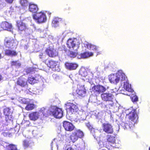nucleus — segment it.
<instances>
[{"label": "nucleus", "instance_id": "obj_1", "mask_svg": "<svg viewBox=\"0 0 150 150\" xmlns=\"http://www.w3.org/2000/svg\"><path fill=\"white\" fill-rule=\"evenodd\" d=\"M109 80L110 83L117 84L119 82L123 84V88L126 91L132 92L133 90L129 84L127 77L122 70L118 71L116 73L111 74L109 76Z\"/></svg>", "mask_w": 150, "mask_h": 150}, {"label": "nucleus", "instance_id": "obj_2", "mask_svg": "<svg viewBox=\"0 0 150 150\" xmlns=\"http://www.w3.org/2000/svg\"><path fill=\"white\" fill-rule=\"evenodd\" d=\"M38 112V118H41L42 116L47 115H52L55 118L60 119L62 117L63 114L62 110L56 106H51L48 109L44 108L40 109Z\"/></svg>", "mask_w": 150, "mask_h": 150}, {"label": "nucleus", "instance_id": "obj_3", "mask_svg": "<svg viewBox=\"0 0 150 150\" xmlns=\"http://www.w3.org/2000/svg\"><path fill=\"white\" fill-rule=\"evenodd\" d=\"M67 44L71 50L76 51L78 49L80 43L79 40L76 38H70L67 41Z\"/></svg>", "mask_w": 150, "mask_h": 150}, {"label": "nucleus", "instance_id": "obj_4", "mask_svg": "<svg viewBox=\"0 0 150 150\" xmlns=\"http://www.w3.org/2000/svg\"><path fill=\"white\" fill-rule=\"evenodd\" d=\"M125 113L127 117L132 122H136L138 117L136 112V110L132 108L126 110Z\"/></svg>", "mask_w": 150, "mask_h": 150}, {"label": "nucleus", "instance_id": "obj_5", "mask_svg": "<svg viewBox=\"0 0 150 150\" xmlns=\"http://www.w3.org/2000/svg\"><path fill=\"white\" fill-rule=\"evenodd\" d=\"M65 105L67 114H75L78 110L77 106L73 103H67Z\"/></svg>", "mask_w": 150, "mask_h": 150}, {"label": "nucleus", "instance_id": "obj_6", "mask_svg": "<svg viewBox=\"0 0 150 150\" xmlns=\"http://www.w3.org/2000/svg\"><path fill=\"white\" fill-rule=\"evenodd\" d=\"M101 98L103 100L105 101H110L111 103L109 105L112 107L114 105L113 101L114 98V95L112 93H110L109 92L106 93H103L101 94Z\"/></svg>", "mask_w": 150, "mask_h": 150}, {"label": "nucleus", "instance_id": "obj_7", "mask_svg": "<svg viewBox=\"0 0 150 150\" xmlns=\"http://www.w3.org/2000/svg\"><path fill=\"white\" fill-rule=\"evenodd\" d=\"M16 83L22 88H27L28 86L27 80L22 76L17 79Z\"/></svg>", "mask_w": 150, "mask_h": 150}, {"label": "nucleus", "instance_id": "obj_8", "mask_svg": "<svg viewBox=\"0 0 150 150\" xmlns=\"http://www.w3.org/2000/svg\"><path fill=\"white\" fill-rule=\"evenodd\" d=\"M108 87L106 89L104 86L100 85H97L93 86L92 88V90L96 96H97L101 93H104L107 89H108Z\"/></svg>", "mask_w": 150, "mask_h": 150}, {"label": "nucleus", "instance_id": "obj_9", "mask_svg": "<svg viewBox=\"0 0 150 150\" xmlns=\"http://www.w3.org/2000/svg\"><path fill=\"white\" fill-rule=\"evenodd\" d=\"M15 43V40L13 38H6L4 40V45L6 48L9 49L13 48Z\"/></svg>", "mask_w": 150, "mask_h": 150}, {"label": "nucleus", "instance_id": "obj_10", "mask_svg": "<svg viewBox=\"0 0 150 150\" xmlns=\"http://www.w3.org/2000/svg\"><path fill=\"white\" fill-rule=\"evenodd\" d=\"M16 25L18 31L20 32L25 31L28 29L25 23L21 20L17 21Z\"/></svg>", "mask_w": 150, "mask_h": 150}, {"label": "nucleus", "instance_id": "obj_11", "mask_svg": "<svg viewBox=\"0 0 150 150\" xmlns=\"http://www.w3.org/2000/svg\"><path fill=\"white\" fill-rule=\"evenodd\" d=\"M46 52L49 57H55L58 54V52L52 47H49L46 49Z\"/></svg>", "mask_w": 150, "mask_h": 150}, {"label": "nucleus", "instance_id": "obj_12", "mask_svg": "<svg viewBox=\"0 0 150 150\" xmlns=\"http://www.w3.org/2000/svg\"><path fill=\"white\" fill-rule=\"evenodd\" d=\"M103 131L107 133L112 134L113 132L112 126L109 123L103 124Z\"/></svg>", "mask_w": 150, "mask_h": 150}, {"label": "nucleus", "instance_id": "obj_13", "mask_svg": "<svg viewBox=\"0 0 150 150\" xmlns=\"http://www.w3.org/2000/svg\"><path fill=\"white\" fill-rule=\"evenodd\" d=\"M0 26L4 30H10L12 28V24L6 21L2 22L1 23Z\"/></svg>", "mask_w": 150, "mask_h": 150}, {"label": "nucleus", "instance_id": "obj_14", "mask_svg": "<svg viewBox=\"0 0 150 150\" xmlns=\"http://www.w3.org/2000/svg\"><path fill=\"white\" fill-rule=\"evenodd\" d=\"M47 20L45 14L42 12L38 13V23H41L45 22Z\"/></svg>", "mask_w": 150, "mask_h": 150}, {"label": "nucleus", "instance_id": "obj_15", "mask_svg": "<svg viewBox=\"0 0 150 150\" xmlns=\"http://www.w3.org/2000/svg\"><path fill=\"white\" fill-rule=\"evenodd\" d=\"M46 62H47V66L50 68H56L59 67V62H58L51 60H46Z\"/></svg>", "mask_w": 150, "mask_h": 150}, {"label": "nucleus", "instance_id": "obj_16", "mask_svg": "<svg viewBox=\"0 0 150 150\" xmlns=\"http://www.w3.org/2000/svg\"><path fill=\"white\" fill-rule=\"evenodd\" d=\"M63 126L65 129L68 131H71L74 128V127L72 124L67 121L64 122Z\"/></svg>", "mask_w": 150, "mask_h": 150}, {"label": "nucleus", "instance_id": "obj_17", "mask_svg": "<svg viewBox=\"0 0 150 150\" xmlns=\"http://www.w3.org/2000/svg\"><path fill=\"white\" fill-rule=\"evenodd\" d=\"M86 126L89 129L91 130V133L92 134L94 138L97 140L98 137V134L99 133V132L98 131L95 132V129L93 128L90 125L89 123L86 124Z\"/></svg>", "mask_w": 150, "mask_h": 150}, {"label": "nucleus", "instance_id": "obj_18", "mask_svg": "<svg viewBox=\"0 0 150 150\" xmlns=\"http://www.w3.org/2000/svg\"><path fill=\"white\" fill-rule=\"evenodd\" d=\"M3 112L4 115L5 116L6 121L7 122L10 120L9 116L11 114V109L8 107H6L4 108L3 110Z\"/></svg>", "mask_w": 150, "mask_h": 150}, {"label": "nucleus", "instance_id": "obj_19", "mask_svg": "<svg viewBox=\"0 0 150 150\" xmlns=\"http://www.w3.org/2000/svg\"><path fill=\"white\" fill-rule=\"evenodd\" d=\"M17 53L15 50L10 49H6L5 50V55L8 56H15L17 55Z\"/></svg>", "mask_w": 150, "mask_h": 150}, {"label": "nucleus", "instance_id": "obj_20", "mask_svg": "<svg viewBox=\"0 0 150 150\" xmlns=\"http://www.w3.org/2000/svg\"><path fill=\"white\" fill-rule=\"evenodd\" d=\"M66 68L70 70H75L78 67V65L76 63H66L65 64Z\"/></svg>", "mask_w": 150, "mask_h": 150}, {"label": "nucleus", "instance_id": "obj_21", "mask_svg": "<svg viewBox=\"0 0 150 150\" xmlns=\"http://www.w3.org/2000/svg\"><path fill=\"white\" fill-rule=\"evenodd\" d=\"M76 92L79 96L82 97L85 96L86 94V91L84 86H81L78 90H77Z\"/></svg>", "mask_w": 150, "mask_h": 150}, {"label": "nucleus", "instance_id": "obj_22", "mask_svg": "<svg viewBox=\"0 0 150 150\" xmlns=\"http://www.w3.org/2000/svg\"><path fill=\"white\" fill-rule=\"evenodd\" d=\"M93 55V53L92 52H86L83 54H81L80 55L78 56V58L79 59L86 58Z\"/></svg>", "mask_w": 150, "mask_h": 150}, {"label": "nucleus", "instance_id": "obj_23", "mask_svg": "<svg viewBox=\"0 0 150 150\" xmlns=\"http://www.w3.org/2000/svg\"><path fill=\"white\" fill-rule=\"evenodd\" d=\"M84 45L86 47L90 50L96 51L97 50V47L95 45H92L87 42H85Z\"/></svg>", "mask_w": 150, "mask_h": 150}, {"label": "nucleus", "instance_id": "obj_24", "mask_svg": "<svg viewBox=\"0 0 150 150\" xmlns=\"http://www.w3.org/2000/svg\"><path fill=\"white\" fill-rule=\"evenodd\" d=\"M62 19L61 18L58 17L54 18L52 22V25L54 27H56L58 26V24L60 22L62 21Z\"/></svg>", "mask_w": 150, "mask_h": 150}, {"label": "nucleus", "instance_id": "obj_25", "mask_svg": "<svg viewBox=\"0 0 150 150\" xmlns=\"http://www.w3.org/2000/svg\"><path fill=\"white\" fill-rule=\"evenodd\" d=\"M58 140L57 139H54L52 142L51 144V148L52 150H58V146L57 141Z\"/></svg>", "mask_w": 150, "mask_h": 150}, {"label": "nucleus", "instance_id": "obj_26", "mask_svg": "<svg viewBox=\"0 0 150 150\" xmlns=\"http://www.w3.org/2000/svg\"><path fill=\"white\" fill-rule=\"evenodd\" d=\"M79 73L81 76L85 77L88 75L87 69L84 67H81L79 71Z\"/></svg>", "mask_w": 150, "mask_h": 150}, {"label": "nucleus", "instance_id": "obj_27", "mask_svg": "<svg viewBox=\"0 0 150 150\" xmlns=\"http://www.w3.org/2000/svg\"><path fill=\"white\" fill-rule=\"evenodd\" d=\"M85 115L84 112L79 111L77 115V118L80 120H84L85 119Z\"/></svg>", "mask_w": 150, "mask_h": 150}, {"label": "nucleus", "instance_id": "obj_28", "mask_svg": "<svg viewBox=\"0 0 150 150\" xmlns=\"http://www.w3.org/2000/svg\"><path fill=\"white\" fill-rule=\"evenodd\" d=\"M38 7L36 5L30 4L29 5V10L33 13H35L37 11Z\"/></svg>", "mask_w": 150, "mask_h": 150}, {"label": "nucleus", "instance_id": "obj_29", "mask_svg": "<svg viewBox=\"0 0 150 150\" xmlns=\"http://www.w3.org/2000/svg\"><path fill=\"white\" fill-rule=\"evenodd\" d=\"M133 90L132 91L130 92L127 91L129 93L126 94L129 96H130V95L131 96V98L132 99V101L133 102H137L138 101V98L137 96L135 95H134L133 94L132 95H131V93H134L133 90Z\"/></svg>", "mask_w": 150, "mask_h": 150}, {"label": "nucleus", "instance_id": "obj_30", "mask_svg": "<svg viewBox=\"0 0 150 150\" xmlns=\"http://www.w3.org/2000/svg\"><path fill=\"white\" fill-rule=\"evenodd\" d=\"M67 34V31H65L64 32L60 34L57 36V40H60L62 41L65 37L66 36Z\"/></svg>", "mask_w": 150, "mask_h": 150}, {"label": "nucleus", "instance_id": "obj_31", "mask_svg": "<svg viewBox=\"0 0 150 150\" xmlns=\"http://www.w3.org/2000/svg\"><path fill=\"white\" fill-rule=\"evenodd\" d=\"M29 117L31 120H36L38 119V114L37 112H34L30 113L29 115Z\"/></svg>", "mask_w": 150, "mask_h": 150}, {"label": "nucleus", "instance_id": "obj_32", "mask_svg": "<svg viewBox=\"0 0 150 150\" xmlns=\"http://www.w3.org/2000/svg\"><path fill=\"white\" fill-rule=\"evenodd\" d=\"M107 140L108 142L112 144H114L115 143V144H116V143L115 142V139L114 137L111 135H108L107 136Z\"/></svg>", "mask_w": 150, "mask_h": 150}, {"label": "nucleus", "instance_id": "obj_33", "mask_svg": "<svg viewBox=\"0 0 150 150\" xmlns=\"http://www.w3.org/2000/svg\"><path fill=\"white\" fill-rule=\"evenodd\" d=\"M70 138L71 140L73 142L77 140L78 138L75 132L72 133L71 135Z\"/></svg>", "mask_w": 150, "mask_h": 150}, {"label": "nucleus", "instance_id": "obj_34", "mask_svg": "<svg viewBox=\"0 0 150 150\" xmlns=\"http://www.w3.org/2000/svg\"><path fill=\"white\" fill-rule=\"evenodd\" d=\"M40 33V37L41 38H44L46 36V31L44 30L39 29H38V32Z\"/></svg>", "mask_w": 150, "mask_h": 150}, {"label": "nucleus", "instance_id": "obj_35", "mask_svg": "<svg viewBox=\"0 0 150 150\" xmlns=\"http://www.w3.org/2000/svg\"><path fill=\"white\" fill-rule=\"evenodd\" d=\"M34 105L32 103L28 104L25 107V109L27 110H30L33 109L34 108Z\"/></svg>", "mask_w": 150, "mask_h": 150}, {"label": "nucleus", "instance_id": "obj_36", "mask_svg": "<svg viewBox=\"0 0 150 150\" xmlns=\"http://www.w3.org/2000/svg\"><path fill=\"white\" fill-rule=\"evenodd\" d=\"M7 147L9 150H18L16 146L13 144H9L7 146Z\"/></svg>", "mask_w": 150, "mask_h": 150}, {"label": "nucleus", "instance_id": "obj_37", "mask_svg": "<svg viewBox=\"0 0 150 150\" xmlns=\"http://www.w3.org/2000/svg\"><path fill=\"white\" fill-rule=\"evenodd\" d=\"M78 138H81L84 136L83 132L80 130H78L75 131Z\"/></svg>", "mask_w": 150, "mask_h": 150}, {"label": "nucleus", "instance_id": "obj_38", "mask_svg": "<svg viewBox=\"0 0 150 150\" xmlns=\"http://www.w3.org/2000/svg\"><path fill=\"white\" fill-rule=\"evenodd\" d=\"M99 147L102 148L104 147H106L107 146V142L105 141H100L98 143Z\"/></svg>", "mask_w": 150, "mask_h": 150}, {"label": "nucleus", "instance_id": "obj_39", "mask_svg": "<svg viewBox=\"0 0 150 150\" xmlns=\"http://www.w3.org/2000/svg\"><path fill=\"white\" fill-rule=\"evenodd\" d=\"M28 82L31 84H33L35 83L36 80L33 77H30L28 78Z\"/></svg>", "mask_w": 150, "mask_h": 150}, {"label": "nucleus", "instance_id": "obj_40", "mask_svg": "<svg viewBox=\"0 0 150 150\" xmlns=\"http://www.w3.org/2000/svg\"><path fill=\"white\" fill-rule=\"evenodd\" d=\"M23 145L25 148L28 147L29 145V141L27 140H24L23 142Z\"/></svg>", "mask_w": 150, "mask_h": 150}, {"label": "nucleus", "instance_id": "obj_41", "mask_svg": "<svg viewBox=\"0 0 150 150\" xmlns=\"http://www.w3.org/2000/svg\"><path fill=\"white\" fill-rule=\"evenodd\" d=\"M11 66H20L21 64L20 63H18L17 61H12L11 62Z\"/></svg>", "mask_w": 150, "mask_h": 150}, {"label": "nucleus", "instance_id": "obj_42", "mask_svg": "<svg viewBox=\"0 0 150 150\" xmlns=\"http://www.w3.org/2000/svg\"><path fill=\"white\" fill-rule=\"evenodd\" d=\"M120 126L125 129L128 128V123H125L124 122H122L120 124Z\"/></svg>", "mask_w": 150, "mask_h": 150}, {"label": "nucleus", "instance_id": "obj_43", "mask_svg": "<svg viewBox=\"0 0 150 150\" xmlns=\"http://www.w3.org/2000/svg\"><path fill=\"white\" fill-rule=\"evenodd\" d=\"M77 55V53L76 52H70L69 56L71 57L74 58Z\"/></svg>", "mask_w": 150, "mask_h": 150}, {"label": "nucleus", "instance_id": "obj_44", "mask_svg": "<svg viewBox=\"0 0 150 150\" xmlns=\"http://www.w3.org/2000/svg\"><path fill=\"white\" fill-rule=\"evenodd\" d=\"M103 67L100 66H96L95 68L96 71H98L100 72L101 71L103 70Z\"/></svg>", "mask_w": 150, "mask_h": 150}, {"label": "nucleus", "instance_id": "obj_45", "mask_svg": "<svg viewBox=\"0 0 150 150\" xmlns=\"http://www.w3.org/2000/svg\"><path fill=\"white\" fill-rule=\"evenodd\" d=\"M135 122H129V125H128L127 127H129L130 129H132L134 127Z\"/></svg>", "mask_w": 150, "mask_h": 150}, {"label": "nucleus", "instance_id": "obj_46", "mask_svg": "<svg viewBox=\"0 0 150 150\" xmlns=\"http://www.w3.org/2000/svg\"><path fill=\"white\" fill-rule=\"evenodd\" d=\"M20 3L22 6H26L28 2L26 0H21Z\"/></svg>", "mask_w": 150, "mask_h": 150}, {"label": "nucleus", "instance_id": "obj_47", "mask_svg": "<svg viewBox=\"0 0 150 150\" xmlns=\"http://www.w3.org/2000/svg\"><path fill=\"white\" fill-rule=\"evenodd\" d=\"M22 103L24 104H27L29 103V101L27 99L23 98L21 100Z\"/></svg>", "mask_w": 150, "mask_h": 150}, {"label": "nucleus", "instance_id": "obj_48", "mask_svg": "<svg viewBox=\"0 0 150 150\" xmlns=\"http://www.w3.org/2000/svg\"><path fill=\"white\" fill-rule=\"evenodd\" d=\"M34 13L33 15V18L38 22V16H37V12Z\"/></svg>", "mask_w": 150, "mask_h": 150}, {"label": "nucleus", "instance_id": "obj_49", "mask_svg": "<svg viewBox=\"0 0 150 150\" xmlns=\"http://www.w3.org/2000/svg\"><path fill=\"white\" fill-rule=\"evenodd\" d=\"M40 78H39V82H40V83H44V82L45 81V80L44 79L43 77H42L41 76H40Z\"/></svg>", "mask_w": 150, "mask_h": 150}, {"label": "nucleus", "instance_id": "obj_50", "mask_svg": "<svg viewBox=\"0 0 150 150\" xmlns=\"http://www.w3.org/2000/svg\"><path fill=\"white\" fill-rule=\"evenodd\" d=\"M117 89L115 88V89H112L110 91H109L108 92H109L110 93H111L113 94L114 93H115L117 91Z\"/></svg>", "mask_w": 150, "mask_h": 150}, {"label": "nucleus", "instance_id": "obj_51", "mask_svg": "<svg viewBox=\"0 0 150 150\" xmlns=\"http://www.w3.org/2000/svg\"><path fill=\"white\" fill-rule=\"evenodd\" d=\"M5 1L8 3L11 4L14 0H5Z\"/></svg>", "mask_w": 150, "mask_h": 150}, {"label": "nucleus", "instance_id": "obj_52", "mask_svg": "<svg viewBox=\"0 0 150 150\" xmlns=\"http://www.w3.org/2000/svg\"><path fill=\"white\" fill-rule=\"evenodd\" d=\"M62 48H63V50H62V51H64V52H65V48L64 46H62Z\"/></svg>", "mask_w": 150, "mask_h": 150}, {"label": "nucleus", "instance_id": "obj_53", "mask_svg": "<svg viewBox=\"0 0 150 150\" xmlns=\"http://www.w3.org/2000/svg\"><path fill=\"white\" fill-rule=\"evenodd\" d=\"M67 150H73V149L71 147H69L68 148Z\"/></svg>", "mask_w": 150, "mask_h": 150}, {"label": "nucleus", "instance_id": "obj_54", "mask_svg": "<svg viewBox=\"0 0 150 150\" xmlns=\"http://www.w3.org/2000/svg\"><path fill=\"white\" fill-rule=\"evenodd\" d=\"M57 75L56 74H53V77H56H56H57Z\"/></svg>", "mask_w": 150, "mask_h": 150}, {"label": "nucleus", "instance_id": "obj_55", "mask_svg": "<svg viewBox=\"0 0 150 150\" xmlns=\"http://www.w3.org/2000/svg\"><path fill=\"white\" fill-rule=\"evenodd\" d=\"M2 76L0 74V81L2 80Z\"/></svg>", "mask_w": 150, "mask_h": 150}, {"label": "nucleus", "instance_id": "obj_56", "mask_svg": "<svg viewBox=\"0 0 150 150\" xmlns=\"http://www.w3.org/2000/svg\"><path fill=\"white\" fill-rule=\"evenodd\" d=\"M93 97L94 98H95L96 97H95V96H91V97H90V99H89V100H90V99H91V98H93Z\"/></svg>", "mask_w": 150, "mask_h": 150}, {"label": "nucleus", "instance_id": "obj_57", "mask_svg": "<svg viewBox=\"0 0 150 150\" xmlns=\"http://www.w3.org/2000/svg\"><path fill=\"white\" fill-rule=\"evenodd\" d=\"M42 54H40L39 55V57H40V58H42V57H41V56H42Z\"/></svg>", "mask_w": 150, "mask_h": 150}, {"label": "nucleus", "instance_id": "obj_58", "mask_svg": "<svg viewBox=\"0 0 150 150\" xmlns=\"http://www.w3.org/2000/svg\"><path fill=\"white\" fill-rule=\"evenodd\" d=\"M113 147H118V146L117 145H115L114 146H113Z\"/></svg>", "mask_w": 150, "mask_h": 150}, {"label": "nucleus", "instance_id": "obj_59", "mask_svg": "<svg viewBox=\"0 0 150 150\" xmlns=\"http://www.w3.org/2000/svg\"><path fill=\"white\" fill-rule=\"evenodd\" d=\"M117 124H118V123H117ZM117 125H118V127H119V128L120 127V126L118 124H117Z\"/></svg>", "mask_w": 150, "mask_h": 150}, {"label": "nucleus", "instance_id": "obj_60", "mask_svg": "<svg viewBox=\"0 0 150 150\" xmlns=\"http://www.w3.org/2000/svg\"><path fill=\"white\" fill-rule=\"evenodd\" d=\"M1 58V54H0V59Z\"/></svg>", "mask_w": 150, "mask_h": 150}, {"label": "nucleus", "instance_id": "obj_61", "mask_svg": "<svg viewBox=\"0 0 150 150\" xmlns=\"http://www.w3.org/2000/svg\"><path fill=\"white\" fill-rule=\"evenodd\" d=\"M120 141H119L117 143L118 144H120Z\"/></svg>", "mask_w": 150, "mask_h": 150}, {"label": "nucleus", "instance_id": "obj_62", "mask_svg": "<svg viewBox=\"0 0 150 150\" xmlns=\"http://www.w3.org/2000/svg\"><path fill=\"white\" fill-rule=\"evenodd\" d=\"M149 150H150V147H149Z\"/></svg>", "mask_w": 150, "mask_h": 150}, {"label": "nucleus", "instance_id": "obj_63", "mask_svg": "<svg viewBox=\"0 0 150 150\" xmlns=\"http://www.w3.org/2000/svg\"><path fill=\"white\" fill-rule=\"evenodd\" d=\"M102 150H105V149H102Z\"/></svg>", "mask_w": 150, "mask_h": 150}, {"label": "nucleus", "instance_id": "obj_64", "mask_svg": "<svg viewBox=\"0 0 150 150\" xmlns=\"http://www.w3.org/2000/svg\"><path fill=\"white\" fill-rule=\"evenodd\" d=\"M60 48H59V50H60Z\"/></svg>", "mask_w": 150, "mask_h": 150}]
</instances>
